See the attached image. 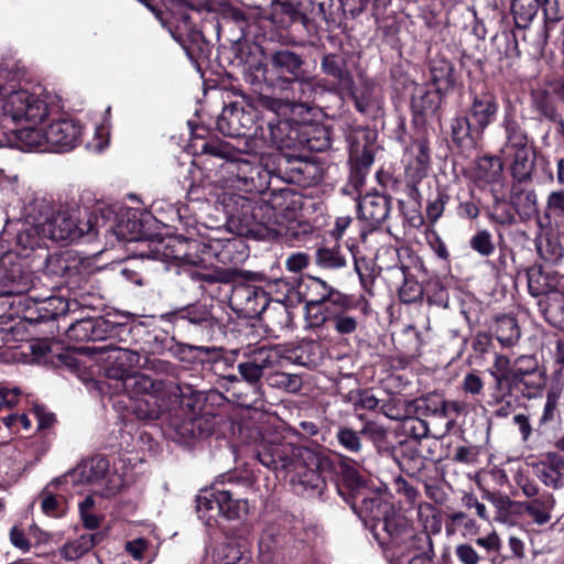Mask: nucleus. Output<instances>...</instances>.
Masks as SVG:
<instances>
[{"label": "nucleus", "instance_id": "nucleus-1", "mask_svg": "<svg viewBox=\"0 0 564 564\" xmlns=\"http://www.w3.org/2000/svg\"><path fill=\"white\" fill-rule=\"evenodd\" d=\"M305 318L308 328L315 329L319 338H327L330 330L340 336L351 335L358 328V318L350 314L347 297L316 276L307 278Z\"/></svg>", "mask_w": 564, "mask_h": 564}, {"label": "nucleus", "instance_id": "nucleus-2", "mask_svg": "<svg viewBox=\"0 0 564 564\" xmlns=\"http://www.w3.org/2000/svg\"><path fill=\"white\" fill-rule=\"evenodd\" d=\"M106 378L113 381L116 392H124L130 398L143 397L134 408L140 420H158L169 409L173 398H177L180 387L172 380H154L135 371L122 368H106Z\"/></svg>", "mask_w": 564, "mask_h": 564}, {"label": "nucleus", "instance_id": "nucleus-3", "mask_svg": "<svg viewBox=\"0 0 564 564\" xmlns=\"http://www.w3.org/2000/svg\"><path fill=\"white\" fill-rule=\"evenodd\" d=\"M39 217H34L35 230L45 238L54 241L74 239L85 235H97L100 224L97 216H90L85 223L78 220V209L58 206L56 209L47 202L37 204Z\"/></svg>", "mask_w": 564, "mask_h": 564}, {"label": "nucleus", "instance_id": "nucleus-4", "mask_svg": "<svg viewBox=\"0 0 564 564\" xmlns=\"http://www.w3.org/2000/svg\"><path fill=\"white\" fill-rule=\"evenodd\" d=\"M230 489L223 482H215L210 488L199 491L196 497V511L207 527L218 523L219 518L226 520L240 519L248 513L249 505L246 499H234Z\"/></svg>", "mask_w": 564, "mask_h": 564}, {"label": "nucleus", "instance_id": "nucleus-5", "mask_svg": "<svg viewBox=\"0 0 564 564\" xmlns=\"http://www.w3.org/2000/svg\"><path fill=\"white\" fill-rule=\"evenodd\" d=\"M308 454V451L302 446L281 442L263 446L258 452L257 458L263 466L273 470L297 471L301 485L305 488L318 489L323 481L317 473L305 470L301 475V469L305 465V455Z\"/></svg>", "mask_w": 564, "mask_h": 564}, {"label": "nucleus", "instance_id": "nucleus-6", "mask_svg": "<svg viewBox=\"0 0 564 564\" xmlns=\"http://www.w3.org/2000/svg\"><path fill=\"white\" fill-rule=\"evenodd\" d=\"M279 346H261L250 348L243 352L246 360L238 364V372L243 381L257 387L264 373V370L274 367H282L291 358Z\"/></svg>", "mask_w": 564, "mask_h": 564}, {"label": "nucleus", "instance_id": "nucleus-7", "mask_svg": "<svg viewBox=\"0 0 564 564\" xmlns=\"http://www.w3.org/2000/svg\"><path fill=\"white\" fill-rule=\"evenodd\" d=\"M34 284V273L26 261L17 253H7L0 261V295L12 296L29 292Z\"/></svg>", "mask_w": 564, "mask_h": 564}, {"label": "nucleus", "instance_id": "nucleus-8", "mask_svg": "<svg viewBox=\"0 0 564 564\" xmlns=\"http://www.w3.org/2000/svg\"><path fill=\"white\" fill-rule=\"evenodd\" d=\"M267 73L268 69L263 66V80L279 90L283 100L289 105L308 107L314 102L318 89L312 77H304L301 74L293 78H269Z\"/></svg>", "mask_w": 564, "mask_h": 564}, {"label": "nucleus", "instance_id": "nucleus-9", "mask_svg": "<svg viewBox=\"0 0 564 564\" xmlns=\"http://www.w3.org/2000/svg\"><path fill=\"white\" fill-rule=\"evenodd\" d=\"M45 130L46 149L50 152H65L79 144L83 127L73 119H63L52 122Z\"/></svg>", "mask_w": 564, "mask_h": 564}, {"label": "nucleus", "instance_id": "nucleus-10", "mask_svg": "<svg viewBox=\"0 0 564 564\" xmlns=\"http://www.w3.org/2000/svg\"><path fill=\"white\" fill-rule=\"evenodd\" d=\"M304 61L297 53L283 48L274 51L270 54L268 64L259 63L256 67L257 72H261L263 75V66L267 67V76L269 78H293L303 74Z\"/></svg>", "mask_w": 564, "mask_h": 564}, {"label": "nucleus", "instance_id": "nucleus-11", "mask_svg": "<svg viewBox=\"0 0 564 564\" xmlns=\"http://www.w3.org/2000/svg\"><path fill=\"white\" fill-rule=\"evenodd\" d=\"M223 204L232 223L247 234L254 231V215L258 200L240 194H225Z\"/></svg>", "mask_w": 564, "mask_h": 564}, {"label": "nucleus", "instance_id": "nucleus-12", "mask_svg": "<svg viewBox=\"0 0 564 564\" xmlns=\"http://www.w3.org/2000/svg\"><path fill=\"white\" fill-rule=\"evenodd\" d=\"M498 110L497 98L488 91H482L473 96L466 113L471 119L476 133L482 134L485 129L495 121Z\"/></svg>", "mask_w": 564, "mask_h": 564}, {"label": "nucleus", "instance_id": "nucleus-13", "mask_svg": "<svg viewBox=\"0 0 564 564\" xmlns=\"http://www.w3.org/2000/svg\"><path fill=\"white\" fill-rule=\"evenodd\" d=\"M544 376L533 356H520L512 364V384L523 386L529 390H538L544 386Z\"/></svg>", "mask_w": 564, "mask_h": 564}, {"label": "nucleus", "instance_id": "nucleus-14", "mask_svg": "<svg viewBox=\"0 0 564 564\" xmlns=\"http://www.w3.org/2000/svg\"><path fill=\"white\" fill-rule=\"evenodd\" d=\"M390 207V198L378 193L367 194L358 202L360 218L372 228H377L388 218Z\"/></svg>", "mask_w": 564, "mask_h": 564}, {"label": "nucleus", "instance_id": "nucleus-15", "mask_svg": "<svg viewBox=\"0 0 564 564\" xmlns=\"http://www.w3.org/2000/svg\"><path fill=\"white\" fill-rule=\"evenodd\" d=\"M249 123H251L250 115L246 113L241 107L231 105L223 109L217 120V129L227 137H241L250 128Z\"/></svg>", "mask_w": 564, "mask_h": 564}, {"label": "nucleus", "instance_id": "nucleus-16", "mask_svg": "<svg viewBox=\"0 0 564 564\" xmlns=\"http://www.w3.org/2000/svg\"><path fill=\"white\" fill-rule=\"evenodd\" d=\"M539 479L547 487H564V457L556 452H547L536 466Z\"/></svg>", "mask_w": 564, "mask_h": 564}, {"label": "nucleus", "instance_id": "nucleus-17", "mask_svg": "<svg viewBox=\"0 0 564 564\" xmlns=\"http://www.w3.org/2000/svg\"><path fill=\"white\" fill-rule=\"evenodd\" d=\"M94 350L98 354H111L108 356V359L112 365L107 368H122L126 371H131L133 367H145L148 364V359L142 358L138 351L118 347L113 343L94 347Z\"/></svg>", "mask_w": 564, "mask_h": 564}, {"label": "nucleus", "instance_id": "nucleus-18", "mask_svg": "<svg viewBox=\"0 0 564 564\" xmlns=\"http://www.w3.org/2000/svg\"><path fill=\"white\" fill-rule=\"evenodd\" d=\"M282 228L275 208L268 202L258 200L254 215V231L251 234L262 237H276L281 235Z\"/></svg>", "mask_w": 564, "mask_h": 564}, {"label": "nucleus", "instance_id": "nucleus-19", "mask_svg": "<svg viewBox=\"0 0 564 564\" xmlns=\"http://www.w3.org/2000/svg\"><path fill=\"white\" fill-rule=\"evenodd\" d=\"M383 530L398 544L404 543L414 535L409 520L397 512L392 506H386L382 518Z\"/></svg>", "mask_w": 564, "mask_h": 564}, {"label": "nucleus", "instance_id": "nucleus-20", "mask_svg": "<svg viewBox=\"0 0 564 564\" xmlns=\"http://www.w3.org/2000/svg\"><path fill=\"white\" fill-rule=\"evenodd\" d=\"M539 312L552 326L564 330V294L558 290L538 300Z\"/></svg>", "mask_w": 564, "mask_h": 564}, {"label": "nucleus", "instance_id": "nucleus-21", "mask_svg": "<svg viewBox=\"0 0 564 564\" xmlns=\"http://www.w3.org/2000/svg\"><path fill=\"white\" fill-rule=\"evenodd\" d=\"M406 156L408 173L417 180L425 176L430 165V149L426 140H415L410 145Z\"/></svg>", "mask_w": 564, "mask_h": 564}, {"label": "nucleus", "instance_id": "nucleus-22", "mask_svg": "<svg viewBox=\"0 0 564 564\" xmlns=\"http://www.w3.org/2000/svg\"><path fill=\"white\" fill-rule=\"evenodd\" d=\"M104 533H85L80 536L67 541L59 550L63 558L66 561H76L87 554L95 545L104 540Z\"/></svg>", "mask_w": 564, "mask_h": 564}, {"label": "nucleus", "instance_id": "nucleus-23", "mask_svg": "<svg viewBox=\"0 0 564 564\" xmlns=\"http://www.w3.org/2000/svg\"><path fill=\"white\" fill-rule=\"evenodd\" d=\"M451 134L458 147H474L482 135L476 133L473 121L466 112L456 115L451 120Z\"/></svg>", "mask_w": 564, "mask_h": 564}, {"label": "nucleus", "instance_id": "nucleus-24", "mask_svg": "<svg viewBox=\"0 0 564 564\" xmlns=\"http://www.w3.org/2000/svg\"><path fill=\"white\" fill-rule=\"evenodd\" d=\"M443 95L438 94L436 89L430 91L424 86H415L411 100L413 112L420 116L435 113L440 108Z\"/></svg>", "mask_w": 564, "mask_h": 564}, {"label": "nucleus", "instance_id": "nucleus-25", "mask_svg": "<svg viewBox=\"0 0 564 564\" xmlns=\"http://www.w3.org/2000/svg\"><path fill=\"white\" fill-rule=\"evenodd\" d=\"M511 159L510 170L513 178L518 182L531 180L534 169L533 151L531 148H522L506 153Z\"/></svg>", "mask_w": 564, "mask_h": 564}, {"label": "nucleus", "instance_id": "nucleus-26", "mask_svg": "<svg viewBox=\"0 0 564 564\" xmlns=\"http://www.w3.org/2000/svg\"><path fill=\"white\" fill-rule=\"evenodd\" d=\"M431 82L438 94H446L454 86V67L445 58H435L430 65Z\"/></svg>", "mask_w": 564, "mask_h": 564}, {"label": "nucleus", "instance_id": "nucleus-27", "mask_svg": "<svg viewBox=\"0 0 564 564\" xmlns=\"http://www.w3.org/2000/svg\"><path fill=\"white\" fill-rule=\"evenodd\" d=\"M14 144L22 151L37 150L48 152L46 130L37 128H23L14 132Z\"/></svg>", "mask_w": 564, "mask_h": 564}, {"label": "nucleus", "instance_id": "nucleus-28", "mask_svg": "<svg viewBox=\"0 0 564 564\" xmlns=\"http://www.w3.org/2000/svg\"><path fill=\"white\" fill-rule=\"evenodd\" d=\"M555 499L551 494H543L531 501L522 503L525 513L536 524H545L551 520V512L554 509Z\"/></svg>", "mask_w": 564, "mask_h": 564}, {"label": "nucleus", "instance_id": "nucleus-29", "mask_svg": "<svg viewBox=\"0 0 564 564\" xmlns=\"http://www.w3.org/2000/svg\"><path fill=\"white\" fill-rule=\"evenodd\" d=\"M494 332L497 340L503 347L514 346L521 337L518 322L510 315L498 316L494 324Z\"/></svg>", "mask_w": 564, "mask_h": 564}, {"label": "nucleus", "instance_id": "nucleus-30", "mask_svg": "<svg viewBox=\"0 0 564 564\" xmlns=\"http://www.w3.org/2000/svg\"><path fill=\"white\" fill-rule=\"evenodd\" d=\"M386 506L389 505L384 503L380 497L376 495L367 496L364 492H358L351 505L356 513L371 520H377L380 516H383Z\"/></svg>", "mask_w": 564, "mask_h": 564}, {"label": "nucleus", "instance_id": "nucleus-31", "mask_svg": "<svg viewBox=\"0 0 564 564\" xmlns=\"http://www.w3.org/2000/svg\"><path fill=\"white\" fill-rule=\"evenodd\" d=\"M503 164L498 156H482L477 161L476 178L485 184L498 183L502 177Z\"/></svg>", "mask_w": 564, "mask_h": 564}, {"label": "nucleus", "instance_id": "nucleus-32", "mask_svg": "<svg viewBox=\"0 0 564 564\" xmlns=\"http://www.w3.org/2000/svg\"><path fill=\"white\" fill-rule=\"evenodd\" d=\"M76 271L77 265L69 253H53L46 258L44 273L50 276L66 278Z\"/></svg>", "mask_w": 564, "mask_h": 564}, {"label": "nucleus", "instance_id": "nucleus-33", "mask_svg": "<svg viewBox=\"0 0 564 564\" xmlns=\"http://www.w3.org/2000/svg\"><path fill=\"white\" fill-rule=\"evenodd\" d=\"M126 329V325L111 322L105 317H93L89 340H115Z\"/></svg>", "mask_w": 564, "mask_h": 564}, {"label": "nucleus", "instance_id": "nucleus-34", "mask_svg": "<svg viewBox=\"0 0 564 564\" xmlns=\"http://www.w3.org/2000/svg\"><path fill=\"white\" fill-rule=\"evenodd\" d=\"M371 132H360L354 139L350 150V159L356 163L355 169L368 170L373 162L372 151L367 144H361V140H369Z\"/></svg>", "mask_w": 564, "mask_h": 564}, {"label": "nucleus", "instance_id": "nucleus-35", "mask_svg": "<svg viewBox=\"0 0 564 564\" xmlns=\"http://www.w3.org/2000/svg\"><path fill=\"white\" fill-rule=\"evenodd\" d=\"M536 251L541 259L549 263H558L564 257L560 240L550 235L541 236L535 241Z\"/></svg>", "mask_w": 564, "mask_h": 564}, {"label": "nucleus", "instance_id": "nucleus-36", "mask_svg": "<svg viewBox=\"0 0 564 564\" xmlns=\"http://www.w3.org/2000/svg\"><path fill=\"white\" fill-rule=\"evenodd\" d=\"M529 293L535 297H543L549 292L556 290L553 278L544 273L541 268H531L527 272Z\"/></svg>", "mask_w": 564, "mask_h": 564}, {"label": "nucleus", "instance_id": "nucleus-37", "mask_svg": "<svg viewBox=\"0 0 564 564\" xmlns=\"http://www.w3.org/2000/svg\"><path fill=\"white\" fill-rule=\"evenodd\" d=\"M315 263L323 269L336 270L346 267L347 259L340 246L321 247L316 250Z\"/></svg>", "mask_w": 564, "mask_h": 564}, {"label": "nucleus", "instance_id": "nucleus-38", "mask_svg": "<svg viewBox=\"0 0 564 564\" xmlns=\"http://www.w3.org/2000/svg\"><path fill=\"white\" fill-rule=\"evenodd\" d=\"M178 318L209 329H212L215 325V319L210 310L207 307V305L202 303H196L194 305L184 307L178 312Z\"/></svg>", "mask_w": 564, "mask_h": 564}, {"label": "nucleus", "instance_id": "nucleus-39", "mask_svg": "<svg viewBox=\"0 0 564 564\" xmlns=\"http://www.w3.org/2000/svg\"><path fill=\"white\" fill-rule=\"evenodd\" d=\"M173 247L178 249V252H165L166 257L180 260L183 263L197 265L200 259L197 254L192 253V250H197L199 243L196 240L175 239Z\"/></svg>", "mask_w": 564, "mask_h": 564}, {"label": "nucleus", "instance_id": "nucleus-40", "mask_svg": "<svg viewBox=\"0 0 564 564\" xmlns=\"http://www.w3.org/2000/svg\"><path fill=\"white\" fill-rule=\"evenodd\" d=\"M31 98V93L24 89L11 91L3 101V113L13 121H21L22 106Z\"/></svg>", "mask_w": 564, "mask_h": 564}, {"label": "nucleus", "instance_id": "nucleus-41", "mask_svg": "<svg viewBox=\"0 0 564 564\" xmlns=\"http://www.w3.org/2000/svg\"><path fill=\"white\" fill-rule=\"evenodd\" d=\"M505 127L507 131V142L505 145V152H513L522 148H530L528 145V137L520 128V124L512 119L505 120Z\"/></svg>", "mask_w": 564, "mask_h": 564}, {"label": "nucleus", "instance_id": "nucleus-42", "mask_svg": "<svg viewBox=\"0 0 564 564\" xmlns=\"http://www.w3.org/2000/svg\"><path fill=\"white\" fill-rule=\"evenodd\" d=\"M22 120L30 122H40L47 116V106L37 95L31 94L26 102L22 106Z\"/></svg>", "mask_w": 564, "mask_h": 564}, {"label": "nucleus", "instance_id": "nucleus-43", "mask_svg": "<svg viewBox=\"0 0 564 564\" xmlns=\"http://www.w3.org/2000/svg\"><path fill=\"white\" fill-rule=\"evenodd\" d=\"M202 153L208 154L215 158L227 160V167L232 169L236 166L234 162L235 149L227 142L223 141H208L202 145Z\"/></svg>", "mask_w": 564, "mask_h": 564}, {"label": "nucleus", "instance_id": "nucleus-44", "mask_svg": "<svg viewBox=\"0 0 564 564\" xmlns=\"http://www.w3.org/2000/svg\"><path fill=\"white\" fill-rule=\"evenodd\" d=\"M322 69L326 75L337 79L338 82L347 83L350 80V75L345 69L344 62L335 54H327L324 56L322 61Z\"/></svg>", "mask_w": 564, "mask_h": 564}, {"label": "nucleus", "instance_id": "nucleus-45", "mask_svg": "<svg viewBox=\"0 0 564 564\" xmlns=\"http://www.w3.org/2000/svg\"><path fill=\"white\" fill-rule=\"evenodd\" d=\"M470 248L482 257L494 254L496 247L492 235L487 229L478 230L469 240Z\"/></svg>", "mask_w": 564, "mask_h": 564}, {"label": "nucleus", "instance_id": "nucleus-46", "mask_svg": "<svg viewBox=\"0 0 564 564\" xmlns=\"http://www.w3.org/2000/svg\"><path fill=\"white\" fill-rule=\"evenodd\" d=\"M269 380L272 387L290 393L299 392L302 388V379L299 375L274 372L270 376Z\"/></svg>", "mask_w": 564, "mask_h": 564}, {"label": "nucleus", "instance_id": "nucleus-47", "mask_svg": "<svg viewBox=\"0 0 564 564\" xmlns=\"http://www.w3.org/2000/svg\"><path fill=\"white\" fill-rule=\"evenodd\" d=\"M489 217L494 223L502 226H510L516 223V216L512 209L507 204V202L501 198L495 199L489 213Z\"/></svg>", "mask_w": 564, "mask_h": 564}, {"label": "nucleus", "instance_id": "nucleus-48", "mask_svg": "<svg viewBox=\"0 0 564 564\" xmlns=\"http://www.w3.org/2000/svg\"><path fill=\"white\" fill-rule=\"evenodd\" d=\"M250 560L246 546L227 543L221 550L223 564H249Z\"/></svg>", "mask_w": 564, "mask_h": 564}, {"label": "nucleus", "instance_id": "nucleus-49", "mask_svg": "<svg viewBox=\"0 0 564 564\" xmlns=\"http://www.w3.org/2000/svg\"><path fill=\"white\" fill-rule=\"evenodd\" d=\"M108 460L104 457H95L83 466L82 475L88 482L102 478L108 471Z\"/></svg>", "mask_w": 564, "mask_h": 564}, {"label": "nucleus", "instance_id": "nucleus-50", "mask_svg": "<svg viewBox=\"0 0 564 564\" xmlns=\"http://www.w3.org/2000/svg\"><path fill=\"white\" fill-rule=\"evenodd\" d=\"M246 257L243 242L238 238H228L227 248L218 262L223 264H237Z\"/></svg>", "mask_w": 564, "mask_h": 564}, {"label": "nucleus", "instance_id": "nucleus-51", "mask_svg": "<svg viewBox=\"0 0 564 564\" xmlns=\"http://www.w3.org/2000/svg\"><path fill=\"white\" fill-rule=\"evenodd\" d=\"M360 432H356L349 427H340L336 433V438L340 446L350 453H359L362 448V443L359 436Z\"/></svg>", "mask_w": 564, "mask_h": 564}, {"label": "nucleus", "instance_id": "nucleus-52", "mask_svg": "<svg viewBox=\"0 0 564 564\" xmlns=\"http://www.w3.org/2000/svg\"><path fill=\"white\" fill-rule=\"evenodd\" d=\"M42 511L50 517H59L64 513L62 497L53 495L45 488L39 496Z\"/></svg>", "mask_w": 564, "mask_h": 564}, {"label": "nucleus", "instance_id": "nucleus-53", "mask_svg": "<svg viewBox=\"0 0 564 564\" xmlns=\"http://www.w3.org/2000/svg\"><path fill=\"white\" fill-rule=\"evenodd\" d=\"M237 272L234 269H213L205 272H197V278L209 284L229 283L236 279Z\"/></svg>", "mask_w": 564, "mask_h": 564}, {"label": "nucleus", "instance_id": "nucleus-54", "mask_svg": "<svg viewBox=\"0 0 564 564\" xmlns=\"http://www.w3.org/2000/svg\"><path fill=\"white\" fill-rule=\"evenodd\" d=\"M448 519L455 527L462 528L464 530V535H476L479 533L480 525L476 522L475 519L470 518L463 511L451 513Z\"/></svg>", "mask_w": 564, "mask_h": 564}, {"label": "nucleus", "instance_id": "nucleus-55", "mask_svg": "<svg viewBox=\"0 0 564 564\" xmlns=\"http://www.w3.org/2000/svg\"><path fill=\"white\" fill-rule=\"evenodd\" d=\"M91 318H82L69 325L67 328V337L77 341L90 339Z\"/></svg>", "mask_w": 564, "mask_h": 564}, {"label": "nucleus", "instance_id": "nucleus-56", "mask_svg": "<svg viewBox=\"0 0 564 564\" xmlns=\"http://www.w3.org/2000/svg\"><path fill=\"white\" fill-rule=\"evenodd\" d=\"M491 375L495 377L497 383H501L502 381H510L512 383V365H510V359L507 356L497 355Z\"/></svg>", "mask_w": 564, "mask_h": 564}, {"label": "nucleus", "instance_id": "nucleus-57", "mask_svg": "<svg viewBox=\"0 0 564 564\" xmlns=\"http://www.w3.org/2000/svg\"><path fill=\"white\" fill-rule=\"evenodd\" d=\"M564 216V188L552 191L545 204V216Z\"/></svg>", "mask_w": 564, "mask_h": 564}, {"label": "nucleus", "instance_id": "nucleus-58", "mask_svg": "<svg viewBox=\"0 0 564 564\" xmlns=\"http://www.w3.org/2000/svg\"><path fill=\"white\" fill-rule=\"evenodd\" d=\"M403 426L405 433L415 440H422L429 435V424L425 420L413 416L406 417Z\"/></svg>", "mask_w": 564, "mask_h": 564}, {"label": "nucleus", "instance_id": "nucleus-59", "mask_svg": "<svg viewBox=\"0 0 564 564\" xmlns=\"http://www.w3.org/2000/svg\"><path fill=\"white\" fill-rule=\"evenodd\" d=\"M306 147L316 152H322L330 147L328 132L324 128H314L313 135L305 140Z\"/></svg>", "mask_w": 564, "mask_h": 564}, {"label": "nucleus", "instance_id": "nucleus-60", "mask_svg": "<svg viewBox=\"0 0 564 564\" xmlns=\"http://www.w3.org/2000/svg\"><path fill=\"white\" fill-rule=\"evenodd\" d=\"M442 400L443 399L438 395H427L417 399L413 402L415 413L421 415H434Z\"/></svg>", "mask_w": 564, "mask_h": 564}, {"label": "nucleus", "instance_id": "nucleus-61", "mask_svg": "<svg viewBox=\"0 0 564 564\" xmlns=\"http://www.w3.org/2000/svg\"><path fill=\"white\" fill-rule=\"evenodd\" d=\"M448 199V195L443 192H438L435 199L427 204L426 216L431 223H436L441 218Z\"/></svg>", "mask_w": 564, "mask_h": 564}, {"label": "nucleus", "instance_id": "nucleus-62", "mask_svg": "<svg viewBox=\"0 0 564 564\" xmlns=\"http://www.w3.org/2000/svg\"><path fill=\"white\" fill-rule=\"evenodd\" d=\"M360 434L369 438L373 444H381L387 437L386 429L373 421L366 422L360 430Z\"/></svg>", "mask_w": 564, "mask_h": 564}, {"label": "nucleus", "instance_id": "nucleus-63", "mask_svg": "<svg viewBox=\"0 0 564 564\" xmlns=\"http://www.w3.org/2000/svg\"><path fill=\"white\" fill-rule=\"evenodd\" d=\"M455 555L462 564H479L481 557L468 543L458 544L455 547Z\"/></svg>", "mask_w": 564, "mask_h": 564}, {"label": "nucleus", "instance_id": "nucleus-64", "mask_svg": "<svg viewBox=\"0 0 564 564\" xmlns=\"http://www.w3.org/2000/svg\"><path fill=\"white\" fill-rule=\"evenodd\" d=\"M558 399H560V393L557 391H555L553 389L547 391L543 414L540 420V422L542 424H545V423L554 420L557 404H558Z\"/></svg>", "mask_w": 564, "mask_h": 564}]
</instances>
